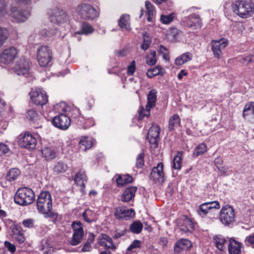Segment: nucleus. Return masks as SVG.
<instances>
[{
	"label": "nucleus",
	"instance_id": "nucleus-60",
	"mask_svg": "<svg viewBox=\"0 0 254 254\" xmlns=\"http://www.w3.org/2000/svg\"><path fill=\"white\" fill-rule=\"evenodd\" d=\"M13 239L17 242L20 244L23 243L25 240L23 233L15 236V237L13 238Z\"/></svg>",
	"mask_w": 254,
	"mask_h": 254
},
{
	"label": "nucleus",
	"instance_id": "nucleus-21",
	"mask_svg": "<svg viewBox=\"0 0 254 254\" xmlns=\"http://www.w3.org/2000/svg\"><path fill=\"white\" fill-rule=\"evenodd\" d=\"M132 209H127L125 206H119L115 209V216L119 219H127L134 215Z\"/></svg>",
	"mask_w": 254,
	"mask_h": 254
},
{
	"label": "nucleus",
	"instance_id": "nucleus-59",
	"mask_svg": "<svg viewBox=\"0 0 254 254\" xmlns=\"http://www.w3.org/2000/svg\"><path fill=\"white\" fill-rule=\"evenodd\" d=\"M9 150L8 146L4 143H0V156L7 153Z\"/></svg>",
	"mask_w": 254,
	"mask_h": 254
},
{
	"label": "nucleus",
	"instance_id": "nucleus-25",
	"mask_svg": "<svg viewBox=\"0 0 254 254\" xmlns=\"http://www.w3.org/2000/svg\"><path fill=\"white\" fill-rule=\"evenodd\" d=\"M192 247L190 241L186 239H181L177 241L174 246V252L180 253L182 251L190 249Z\"/></svg>",
	"mask_w": 254,
	"mask_h": 254
},
{
	"label": "nucleus",
	"instance_id": "nucleus-62",
	"mask_svg": "<svg viewBox=\"0 0 254 254\" xmlns=\"http://www.w3.org/2000/svg\"><path fill=\"white\" fill-rule=\"evenodd\" d=\"M245 242L252 245V247H254V234L253 235L247 236L246 238Z\"/></svg>",
	"mask_w": 254,
	"mask_h": 254
},
{
	"label": "nucleus",
	"instance_id": "nucleus-30",
	"mask_svg": "<svg viewBox=\"0 0 254 254\" xmlns=\"http://www.w3.org/2000/svg\"><path fill=\"white\" fill-rule=\"evenodd\" d=\"M192 54L189 52L182 54L177 57L175 60V64L177 65H181L190 61L192 58Z\"/></svg>",
	"mask_w": 254,
	"mask_h": 254
},
{
	"label": "nucleus",
	"instance_id": "nucleus-49",
	"mask_svg": "<svg viewBox=\"0 0 254 254\" xmlns=\"http://www.w3.org/2000/svg\"><path fill=\"white\" fill-rule=\"evenodd\" d=\"M238 61L240 64L244 65L247 66L251 63L254 62V56L253 55H250L247 56L242 57L241 59H239Z\"/></svg>",
	"mask_w": 254,
	"mask_h": 254
},
{
	"label": "nucleus",
	"instance_id": "nucleus-3",
	"mask_svg": "<svg viewBox=\"0 0 254 254\" xmlns=\"http://www.w3.org/2000/svg\"><path fill=\"white\" fill-rule=\"evenodd\" d=\"M14 199L15 202L18 204L28 205L33 202L35 199V193L30 188H21L16 191Z\"/></svg>",
	"mask_w": 254,
	"mask_h": 254
},
{
	"label": "nucleus",
	"instance_id": "nucleus-1",
	"mask_svg": "<svg viewBox=\"0 0 254 254\" xmlns=\"http://www.w3.org/2000/svg\"><path fill=\"white\" fill-rule=\"evenodd\" d=\"M37 208L38 212L44 215L45 217L56 219L58 213L53 212L52 198L51 193L48 191L41 192L38 196Z\"/></svg>",
	"mask_w": 254,
	"mask_h": 254
},
{
	"label": "nucleus",
	"instance_id": "nucleus-15",
	"mask_svg": "<svg viewBox=\"0 0 254 254\" xmlns=\"http://www.w3.org/2000/svg\"><path fill=\"white\" fill-rule=\"evenodd\" d=\"M97 243L106 250L115 251L117 249V246L114 243L112 238L104 233H102L99 235L97 239Z\"/></svg>",
	"mask_w": 254,
	"mask_h": 254
},
{
	"label": "nucleus",
	"instance_id": "nucleus-26",
	"mask_svg": "<svg viewBox=\"0 0 254 254\" xmlns=\"http://www.w3.org/2000/svg\"><path fill=\"white\" fill-rule=\"evenodd\" d=\"M114 178L119 187H123L133 182V177L128 174H116Z\"/></svg>",
	"mask_w": 254,
	"mask_h": 254
},
{
	"label": "nucleus",
	"instance_id": "nucleus-22",
	"mask_svg": "<svg viewBox=\"0 0 254 254\" xmlns=\"http://www.w3.org/2000/svg\"><path fill=\"white\" fill-rule=\"evenodd\" d=\"M87 177L85 172L83 170H79L75 175L74 182L79 186L81 187L80 191L82 194L85 193V183L87 182Z\"/></svg>",
	"mask_w": 254,
	"mask_h": 254
},
{
	"label": "nucleus",
	"instance_id": "nucleus-13",
	"mask_svg": "<svg viewBox=\"0 0 254 254\" xmlns=\"http://www.w3.org/2000/svg\"><path fill=\"white\" fill-rule=\"evenodd\" d=\"M228 45V40L222 38L218 40H213L211 43V50L215 58L220 59L223 55L222 51Z\"/></svg>",
	"mask_w": 254,
	"mask_h": 254
},
{
	"label": "nucleus",
	"instance_id": "nucleus-20",
	"mask_svg": "<svg viewBox=\"0 0 254 254\" xmlns=\"http://www.w3.org/2000/svg\"><path fill=\"white\" fill-rule=\"evenodd\" d=\"M10 15L16 22H23L26 21L30 13L27 11H21L17 9L15 6H12L10 9Z\"/></svg>",
	"mask_w": 254,
	"mask_h": 254
},
{
	"label": "nucleus",
	"instance_id": "nucleus-41",
	"mask_svg": "<svg viewBox=\"0 0 254 254\" xmlns=\"http://www.w3.org/2000/svg\"><path fill=\"white\" fill-rule=\"evenodd\" d=\"M143 228V225L139 221H135L131 223L129 227V230L134 234L140 233Z\"/></svg>",
	"mask_w": 254,
	"mask_h": 254
},
{
	"label": "nucleus",
	"instance_id": "nucleus-7",
	"mask_svg": "<svg viewBox=\"0 0 254 254\" xmlns=\"http://www.w3.org/2000/svg\"><path fill=\"white\" fill-rule=\"evenodd\" d=\"M235 215L234 209L229 205L222 207L220 212V219L224 225L229 226L235 221Z\"/></svg>",
	"mask_w": 254,
	"mask_h": 254
},
{
	"label": "nucleus",
	"instance_id": "nucleus-6",
	"mask_svg": "<svg viewBox=\"0 0 254 254\" xmlns=\"http://www.w3.org/2000/svg\"><path fill=\"white\" fill-rule=\"evenodd\" d=\"M37 58L41 66H46L52 59L51 49L48 46H41L37 51Z\"/></svg>",
	"mask_w": 254,
	"mask_h": 254
},
{
	"label": "nucleus",
	"instance_id": "nucleus-37",
	"mask_svg": "<svg viewBox=\"0 0 254 254\" xmlns=\"http://www.w3.org/2000/svg\"><path fill=\"white\" fill-rule=\"evenodd\" d=\"M94 31V29L86 22H83L81 26V30L77 31L75 33V34H85L87 35L88 34L92 33Z\"/></svg>",
	"mask_w": 254,
	"mask_h": 254
},
{
	"label": "nucleus",
	"instance_id": "nucleus-29",
	"mask_svg": "<svg viewBox=\"0 0 254 254\" xmlns=\"http://www.w3.org/2000/svg\"><path fill=\"white\" fill-rule=\"evenodd\" d=\"M118 25L123 30H130V16L128 14L122 15L118 22Z\"/></svg>",
	"mask_w": 254,
	"mask_h": 254
},
{
	"label": "nucleus",
	"instance_id": "nucleus-40",
	"mask_svg": "<svg viewBox=\"0 0 254 254\" xmlns=\"http://www.w3.org/2000/svg\"><path fill=\"white\" fill-rule=\"evenodd\" d=\"M207 205L208 204H206L205 202L199 205L197 212L200 216L204 217L207 215L211 214V212L209 209V207L207 206Z\"/></svg>",
	"mask_w": 254,
	"mask_h": 254
},
{
	"label": "nucleus",
	"instance_id": "nucleus-54",
	"mask_svg": "<svg viewBox=\"0 0 254 254\" xmlns=\"http://www.w3.org/2000/svg\"><path fill=\"white\" fill-rule=\"evenodd\" d=\"M145 7L147 10L148 15L153 16L154 11V6L151 4L149 1H145Z\"/></svg>",
	"mask_w": 254,
	"mask_h": 254
},
{
	"label": "nucleus",
	"instance_id": "nucleus-5",
	"mask_svg": "<svg viewBox=\"0 0 254 254\" xmlns=\"http://www.w3.org/2000/svg\"><path fill=\"white\" fill-rule=\"evenodd\" d=\"M37 142V139L34 135L29 131L21 133L18 136L19 145L21 147L29 150L35 148Z\"/></svg>",
	"mask_w": 254,
	"mask_h": 254
},
{
	"label": "nucleus",
	"instance_id": "nucleus-27",
	"mask_svg": "<svg viewBox=\"0 0 254 254\" xmlns=\"http://www.w3.org/2000/svg\"><path fill=\"white\" fill-rule=\"evenodd\" d=\"M94 144L93 139L88 136H83L78 143L79 150L81 151H85L90 149Z\"/></svg>",
	"mask_w": 254,
	"mask_h": 254
},
{
	"label": "nucleus",
	"instance_id": "nucleus-48",
	"mask_svg": "<svg viewBox=\"0 0 254 254\" xmlns=\"http://www.w3.org/2000/svg\"><path fill=\"white\" fill-rule=\"evenodd\" d=\"M7 6L4 0H0V21L7 13Z\"/></svg>",
	"mask_w": 254,
	"mask_h": 254
},
{
	"label": "nucleus",
	"instance_id": "nucleus-46",
	"mask_svg": "<svg viewBox=\"0 0 254 254\" xmlns=\"http://www.w3.org/2000/svg\"><path fill=\"white\" fill-rule=\"evenodd\" d=\"M66 165L62 162H58L53 168V171L56 174L63 173L66 170Z\"/></svg>",
	"mask_w": 254,
	"mask_h": 254
},
{
	"label": "nucleus",
	"instance_id": "nucleus-39",
	"mask_svg": "<svg viewBox=\"0 0 254 254\" xmlns=\"http://www.w3.org/2000/svg\"><path fill=\"white\" fill-rule=\"evenodd\" d=\"M39 117L38 114L33 109L29 110L27 112L26 118L31 123L33 124L37 123V125H39Z\"/></svg>",
	"mask_w": 254,
	"mask_h": 254
},
{
	"label": "nucleus",
	"instance_id": "nucleus-32",
	"mask_svg": "<svg viewBox=\"0 0 254 254\" xmlns=\"http://www.w3.org/2000/svg\"><path fill=\"white\" fill-rule=\"evenodd\" d=\"M57 152L52 147H44L42 149V155L47 160H51L56 157Z\"/></svg>",
	"mask_w": 254,
	"mask_h": 254
},
{
	"label": "nucleus",
	"instance_id": "nucleus-63",
	"mask_svg": "<svg viewBox=\"0 0 254 254\" xmlns=\"http://www.w3.org/2000/svg\"><path fill=\"white\" fill-rule=\"evenodd\" d=\"M94 125V121L92 118H89L86 120L84 123L85 128H88Z\"/></svg>",
	"mask_w": 254,
	"mask_h": 254
},
{
	"label": "nucleus",
	"instance_id": "nucleus-50",
	"mask_svg": "<svg viewBox=\"0 0 254 254\" xmlns=\"http://www.w3.org/2000/svg\"><path fill=\"white\" fill-rule=\"evenodd\" d=\"M8 38V31L6 28L0 27V47Z\"/></svg>",
	"mask_w": 254,
	"mask_h": 254
},
{
	"label": "nucleus",
	"instance_id": "nucleus-12",
	"mask_svg": "<svg viewBox=\"0 0 254 254\" xmlns=\"http://www.w3.org/2000/svg\"><path fill=\"white\" fill-rule=\"evenodd\" d=\"M49 19L54 23H63L67 20V14L65 11L60 8L55 7L49 12Z\"/></svg>",
	"mask_w": 254,
	"mask_h": 254
},
{
	"label": "nucleus",
	"instance_id": "nucleus-18",
	"mask_svg": "<svg viewBox=\"0 0 254 254\" xmlns=\"http://www.w3.org/2000/svg\"><path fill=\"white\" fill-rule=\"evenodd\" d=\"M185 23L186 26L192 30L200 28L202 25L199 15L194 13L186 17L185 19Z\"/></svg>",
	"mask_w": 254,
	"mask_h": 254
},
{
	"label": "nucleus",
	"instance_id": "nucleus-36",
	"mask_svg": "<svg viewBox=\"0 0 254 254\" xmlns=\"http://www.w3.org/2000/svg\"><path fill=\"white\" fill-rule=\"evenodd\" d=\"M213 240L216 248L220 251H223L225 249V244L227 240L221 235L214 236Z\"/></svg>",
	"mask_w": 254,
	"mask_h": 254
},
{
	"label": "nucleus",
	"instance_id": "nucleus-33",
	"mask_svg": "<svg viewBox=\"0 0 254 254\" xmlns=\"http://www.w3.org/2000/svg\"><path fill=\"white\" fill-rule=\"evenodd\" d=\"M166 72L165 69L161 66L157 65L152 69H148L147 71L146 74L149 78H152L153 76L158 75H163Z\"/></svg>",
	"mask_w": 254,
	"mask_h": 254
},
{
	"label": "nucleus",
	"instance_id": "nucleus-23",
	"mask_svg": "<svg viewBox=\"0 0 254 254\" xmlns=\"http://www.w3.org/2000/svg\"><path fill=\"white\" fill-rule=\"evenodd\" d=\"M137 188L135 186L127 187L123 191L121 199L122 201L128 202L134 200Z\"/></svg>",
	"mask_w": 254,
	"mask_h": 254
},
{
	"label": "nucleus",
	"instance_id": "nucleus-55",
	"mask_svg": "<svg viewBox=\"0 0 254 254\" xmlns=\"http://www.w3.org/2000/svg\"><path fill=\"white\" fill-rule=\"evenodd\" d=\"M141 245V242L139 240H134L127 249L128 251H131L134 249L139 248Z\"/></svg>",
	"mask_w": 254,
	"mask_h": 254
},
{
	"label": "nucleus",
	"instance_id": "nucleus-28",
	"mask_svg": "<svg viewBox=\"0 0 254 254\" xmlns=\"http://www.w3.org/2000/svg\"><path fill=\"white\" fill-rule=\"evenodd\" d=\"M242 244L237 241L233 238H231L229 240L228 245V251L230 254H240L241 252Z\"/></svg>",
	"mask_w": 254,
	"mask_h": 254
},
{
	"label": "nucleus",
	"instance_id": "nucleus-58",
	"mask_svg": "<svg viewBox=\"0 0 254 254\" xmlns=\"http://www.w3.org/2000/svg\"><path fill=\"white\" fill-rule=\"evenodd\" d=\"M4 244V246L7 249L9 252L12 254L15 253L16 251V247L14 244H11L8 241H5Z\"/></svg>",
	"mask_w": 254,
	"mask_h": 254
},
{
	"label": "nucleus",
	"instance_id": "nucleus-44",
	"mask_svg": "<svg viewBox=\"0 0 254 254\" xmlns=\"http://www.w3.org/2000/svg\"><path fill=\"white\" fill-rule=\"evenodd\" d=\"M146 63L149 65H153L156 64V54L155 51H150L149 54L146 56Z\"/></svg>",
	"mask_w": 254,
	"mask_h": 254
},
{
	"label": "nucleus",
	"instance_id": "nucleus-17",
	"mask_svg": "<svg viewBox=\"0 0 254 254\" xmlns=\"http://www.w3.org/2000/svg\"><path fill=\"white\" fill-rule=\"evenodd\" d=\"M53 125L63 130L68 128L70 125V120L69 118L64 114H60L56 116L52 120Z\"/></svg>",
	"mask_w": 254,
	"mask_h": 254
},
{
	"label": "nucleus",
	"instance_id": "nucleus-11",
	"mask_svg": "<svg viewBox=\"0 0 254 254\" xmlns=\"http://www.w3.org/2000/svg\"><path fill=\"white\" fill-rule=\"evenodd\" d=\"M18 55L17 49L10 47L3 50L0 55V62L4 64L12 63Z\"/></svg>",
	"mask_w": 254,
	"mask_h": 254
},
{
	"label": "nucleus",
	"instance_id": "nucleus-52",
	"mask_svg": "<svg viewBox=\"0 0 254 254\" xmlns=\"http://www.w3.org/2000/svg\"><path fill=\"white\" fill-rule=\"evenodd\" d=\"M206 204H208L207 206L209 208L210 212L211 213L213 211V209H219L220 208V205L219 203L217 201H209L205 202Z\"/></svg>",
	"mask_w": 254,
	"mask_h": 254
},
{
	"label": "nucleus",
	"instance_id": "nucleus-24",
	"mask_svg": "<svg viewBox=\"0 0 254 254\" xmlns=\"http://www.w3.org/2000/svg\"><path fill=\"white\" fill-rule=\"evenodd\" d=\"M242 116L248 122L254 123V102H249L246 104Z\"/></svg>",
	"mask_w": 254,
	"mask_h": 254
},
{
	"label": "nucleus",
	"instance_id": "nucleus-31",
	"mask_svg": "<svg viewBox=\"0 0 254 254\" xmlns=\"http://www.w3.org/2000/svg\"><path fill=\"white\" fill-rule=\"evenodd\" d=\"M157 91L155 89L151 90L147 95V108H153L156 106L157 101Z\"/></svg>",
	"mask_w": 254,
	"mask_h": 254
},
{
	"label": "nucleus",
	"instance_id": "nucleus-47",
	"mask_svg": "<svg viewBox=\"0 0 254 254\" xmlns=\"http://www.w3.org/2000/svg\"><path fill=\"white\" fill-rule=\"evenodd\" d=\"M176 14L174 13H171L169 15H161L160 20L162 23L165 24H170L174 19Z\"/></svg>",
	"mask_w": 254,
	"mask_h": 254
},
{
	"label": "nucleus",
	"instance_id": "nucleus-57",
	"mask_svg": "<svg viewBox=\"0 0 254 254\" xmlns=\"http://www.w3.org/2000/svg\"><path fill=\"white\" fill-rule=\"evenodd\" d=\"M136 69L135 62L132 61L130 64L127 66V74L132 75L134 73Z\"/></svg>",
	"mask_w": 254,
	"mask_h": 254
},
{
	"label": "nucleus",
	"instance_id": "nucleus-35",
	"mask_svg": "<svg viewBox=\"0 0 254 254\" xmlns=\"http://www.w3.org/2000/svg\"><path fill=\"white\" fill-rule=\"evenodd\" d=\"M20 171L17 168H12L7 173L5 179L8 182L15 181L20 175Z\"/></svg>",
	"mask_w": 254,
	"mask_h": 254
},
{
	"label": "nucleus",
	"instance_id": "nucleus-9",
	"mask_svg": "<svg viewBox=\"0 0 254 254\" xmlns=\"http://www.w3.org/2000/svg\"><path fill=\"white\" fill-rule=\"evenodd\" d=\"M29 95L31 101L35 105L42 106L48 101L46 93L40 89H32Z\"/></svg>",
	"mask_w": 254,
	"mask_h": 254
},
{
	"label": "nucleus",
	"instance_id": "nucleus-14",
	"mask_svg": "<svg viewBox=\"0 0 254 254\" xmlns=\"http://www.w3.org/2000/svg\"><path fill=\"white\" fill-rule=\"evenodd\" d=\"M30 66L29 63L25 58H21L17 61L13 67V70L17 75H23L25 77L29 74Z\"/></svg>",
	"mask_w": 254,
	"mask_h": 254
},
{
	"label": "nucleus",
	"instance_id": "nucleus-38",
	"mask_svg": "<svg viewBox=\"0 0 254 254\" xmlns=\"http://www.w3.org/2000/svg\"><path fill=\"white\" fill-rule=\"evenodd\" d=\"M95 235L90 233L87 238L86 241L84 243L81 249L82 252H90L92 250L91 244L93 243L95 239Z\"/></svg>",
	"mask_w": 254,
	"mask_h": 254
},
{
	"label": "nucleus",
	"instance_id": "nucleus-45",
	"mask_svg": "<svg viewBox=\"0 0 254 254\" xmlns=\"http://www.w3.org/2000/svg\"><path fill=\"white\" fill-rule=\"evenodd\" d=\"M207 151V146L204 143H200L194 149L193 157H197L198 156L204 154Z\"/></svg>",
	"mask_w": 254,
	"mask_h": 254
},
{
	"label": "nucleus",
	"instance_id": "nucleus-2",
	"mask_svg": "<svg viewBox=\"0 0 254 254\" xmlns=\"http://www.w3.org/2000/svg\"><path fill=\"white\" fill-rule=\"evenodd\" d=\"M234 12L243 18L251 16L254 11V3L251 0L237 1L232 5Z\"/></svg>",
	"mask_w": 254,
	"mask_h": 254
},
{
	"label": "nucleus",
	"instance_id": "nucleus-64",
	"mask_svg": "<svg viewBox=\"0 0 254 254\" xmlns=\"http://www.w3.org/2000/svg\"><path fill=\"white\" fill-rule=\"evenodd\" d=\"M150 44V41L144 38L143 43L141 45V49L144 51L147 50L149 48Z\"/></svg>",
	"mask_w": 254,
	"mask_h": 254
},
{
	"label": "nucleus",
	"instance_id": "nucleus-61",
	"mask_svg": "<svg viewBox=\"0 0 254 254\" xmlns=\"http://www.w3.org/2000/svg\"><path fill=\"white\" fill-rule=\"evenodd\" d=\"M180 32V31L176 28H172L170 30V34L174 38L178 37V35L179 34Z\"/></svg>",
	"mask_w": 254,
	"mask_h": 254
},
{
	"label": "nucleus",
	"instance_id": "nucleus-19",
	"mask_svg": "<svg viewBox=\"0 0 254 254\" xmlns=\"http://www.w3.org/2000/svg\"><path fill=\"white\" fill-rule=\"evenodd\" d=\"M160 132V127L157 125H153L148 132L147 139L150 144L154 145L155 147L157 146L158 141L159 139Z\"/></svg>",
	"mask_w": 254,
	"mask_h": 254
},
{
	"label": "nucleus",
	"instance_id": "nucleus-53",
	"mask_svg": "<svg viewBox=\"0 0 254 254\" xmlns=\"http://www.w3.org/2000/svg\"><path fill=\"white\" fill-rule=\"evenodd\" d=\"M11 233V236L12 238L17 235H20L21 234L23 233L22 232V228L20 226L18 225H15L13 227Z\"/></svg>",
	"mask_w": 254,
	"mask_h": 254
},
{
	"label": "nucleus",
	"instance_id": "nucleus-34",
	"mask_svg": "<svg viewBox=\"0 0 254 254\" xmlns=\"http://www.w3.org/2000/svg\"><path fill=\"white\" fill-rule=\"evenodd\" d=\"M181 119L178 114H175L170 118L169 121V128L170 130H174L180 126Z\"/></svg>",
	"mask_w": 254,
	"mask_h": 254
},
{
	"label": "nucleus",
	"instance_id": "nucleus-4",
	"mask_svg": "<svg viewBox=\"0 0 254 254\" xmlns=\"http://www.w3.org/2000/svg\"><path fill=\"white\" fill-rule=\"evenodd\" d=\"M76 11L80 17L84 20H93L99 14L92 5L84 3L78 5Z\"/></svg>",
	"mask_w": 254,
	"mask_h": 254
},
{
	"label": "nucleus",
	"instance_id": "nucleus-42",
	"mask_svg": "<svg viewBox=\"0 0 254 254\" xmlns=\"http://www.w3.org/2000/svg\"><path fill=\"white\" fill-rule=\"evenodd\" d=\"M84 220L88 223H91L95 220V214L90 209H86L82 213Z\"/></svg>",
	"mask_w": 254,
	"mask_h": 254
},
{
	"label": "nucleus",
	"instance_id": "nucleus-43",
	"mask_svg": "<svg viewBox=\"0 0 254 254\" xmlns=\"http://www.w3.org/2000/svg\"><path fill=\"white\" fill-rule=\"evenodd\" d=\"M182 155L183 152L179 151L177 152V155H176V156L174 157L173 159V169L179 170L181 168Z\"/></svg>",
	"mask_w": 254,
	"mask_h": 254
},
{
	"label": "nucleus",
	"instance_id": "nucleus-56",
	"mask_svg": "<svg viewBox=\"0 0 254 254\" xmlns=\"http://www.w3.org/2000/svg\"><path fill=\"white\" fill-rule=\"evenodd\" d=\"M34 220L33 219H26L23 220L22 224L25 228H30L34 226Z\"/></svg>",
	"mask_w": 254,
	"mask_h": 254
},
{
	"label": "nucleus",
	"instance_id": "nucleus-8",
	"mask_svg": "<svg viewBox=\"0 0 254 254\" xmlns=\"http://www.w3.org/2000/svg\"><path fill=\"white\" fill-rule=\"evenodd\" d=\"M73 234L69 244L72 246H76L82 240L84 236V231L82 225L80 221H74L72 223Z\"/></svg>",
	"mask_w": 254,
	"mask_h": 254
},
{
	"label": "nucleus",
	"instance_id": "nucleus-10",
	"mask_svg": "<svg viewBox=\"0 0 254 254\" xmlns=\"http://www.w3.org/2000/svg\"><path fill=\"white\" fill-rule=\"evenodd\" d=\"M164 165L162 162H159L157 166L152 168L150 175V179L155 183L162 184L166 180L163 171Z\"/></svg>",
	"mask_w": 254,
	"mask_h": 254
},
{
	"label": "nucleus",
	"instance_id": "nucleus-51",
	"mask_svg": "<svg viewBox=\"0 0 254 254\" xmlns=\"http://www.w3.org/2000/svg\"><path fill=\"white\" fill-rule=\"evenodd\" d=\"M144 154L143 153H140L137 156L136 159V167L141 168L144 166Z\"/></svg>",
	"mask_w": 254,
	"mask_h": 254
},
{
	"label": "nucleus",
	"instance_id": "nucleus-16",
	"mask_svg": "<svg viewBox=\"0 0 254 254\" xmlns=\"http://www.w3.org/2000/svg\"><path fill=\"white\" fill-rule=\"evenodd\" d=\"M178 226L183 233H192L194 230V224L191 219L183 216L178 220Z\"/></svg>",
	"mask_w": 254,
	"mask_h": 254
}]
</instances>
